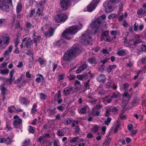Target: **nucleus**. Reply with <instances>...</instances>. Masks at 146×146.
Returning <instances> with one entry per match:
<instances>
[{
  "instance_id": "nucleus-45",
  "label": "nucleus",
  "mask_w": 146,
  "mask_h": 146,
  "mask_svg": "<svg viewBox=\"0 0 146 146\" xmlns=\"http://www.w3.org/2000/svg\"><path fill=\"white\" fill-rule=\"evenodd\" d=\"M30 143V141L29 139H25L23 143V146H27Z\"/></svg>"
},
{
  "instance_id": "nucleus-20",
  "label": "nucleus",
  "mask_w": 146,
  "mask_h": 146,
  "mask_svg": "<svg viewBox=\"0 0 146 146\" xmlns=\"http://www.w3.org/2000/svg\"><path fill=\"white\" fill-rule=\"evenodd\" d=\"M106 78L105 76L103 74L99 75L97 77V80L100 82H103L106 81Z\"/></svg>"
},
{
  "instance_id": "nucleus-24",
  "label": "nucleus",
  "mask_w": 146,
  "mask_h": 146,
  "mask_svg": "<svg viewBox=\"0 0 146 146\" xmlns=\"http://www.w3.org/2000/svg\"><path fill=\"white\" fill-rule=\"evenodd\" d=\"M141 42V40L139 38L137 39L135 41H133L132 40H129V43L130 45H132L133 44H134V45H136L138 43H140Z\"/></svg>"
},
{
  "instance_id": "nucleus-12",
  "label": "nucleus",
  "mask_w": 146,
  "mask_h": 146,
  "mask_svg": "<svg viewBox=\"0 0 146 146\" xmlns=\"http://www.w3.org/2000/svg\"><path fill=\"white\" fill-rule=\"evenodd\" d=\"M7 0H2L0 1V8L3 11H7L9 8Z\"/></svg>"
},
{
  "instance_id": "nucleus-46",
  "label": "nucleus",
  "mask_w": 146,
  "mask_h": 146,
  "mask_svg": "<svg viewBox=\"0 0 146 146\" xmlns=\"http://www.w3.org/2000/svg\"><path fill=\"white\" fill-rule=\"evenodd\" d=\"M111 141V139L109 137H108L107 138V139H106L105 141V143H104L103 145H104L106 143H107V144H106V145H108V146L109 144L110 143Z\"/></svg>"
},
{
  "instance_id": "nucleus-53",
  "label": "nucleus",
  "mask_w": 146,
  "mask_h": 146,
  "mask_svg": "<svg viewBox=\"0 0 146 146\" xmlns=\"http://www.w3.org/2000/svg\"><path fill=\"white\" fill-rule=\"evenodd\" d=\"M111 111V108L109 107L106 110V116H108L110 114V112Z\"/></svg>"
},
{
  "instance_id": "nucleus-11",
  "label": "nucleus",
  "mask_w": 146,
  "mask_h": 146,
  "mask_svg": "<svg viewBox=\"0 0 146 146\" xmlns=\"http://www.w3.org/2000/svg\"><path fill=\"white\" fill-rule=\"evenodd\" d=\"M69 51L74 57L78 56L80 53V51L78 48L75 46H73Z\"/></svg>"
},
{
  "instance_id": "nucleus-44",
  "label": "nucleus",
  "mask_w": 146,
  "mask_h": 146,
  "mask_svg": "<svg viewBox=\"0 0 146 146\" xmlns=\"http://www.w3.org/2000/svg\"><path fill=\"white\" fill-rule=\"evenodd\" d=\"M40 99L42 100H45L47 98L46 96L42 93L40 94Z\"/></svg>"
},
{
  "instance_id": "nucleus-38",
  "label": "nucleus",
  "mask_w": 146,
  "mask_h": 146,
  "mask_svg": "<svg viewBox=\"0 0 146 146\" xmlns=\"http://www.w3.org/2000/svg\"><path fill=\"white\" fill-rule=\"evenodd\" d=\"M28 131H29L32 133H34L35 131V128L29 126V127Z\"/></svg>"
},
{
  "instance_id": "nucleus-64",
  "label": "nucleus",
  "mask_w": 146,
  "mask_h": 146,
  "mask_svg": "<svg viewBox=\"0 0 146 146\" xmlns=\"http://www.w3.org/2000/svg\"><path fill=\"white\" fill-rule=\"evenodd\" d=\"M26 26L27 27L28 29H31L33 27L32 25L29 23H27Z\"/></svg>"
},
{
  "instance_id": "nucleus-7",
  "label": "nucleus",
  "mask_w": 146,
  "mask_h": 146,
  "mask_svg": "<svg viewBox=\"0 0 146 146\" xmlns=\"http://www.w3.org/2000/svg\"><path fill=\"white\" fill-rule=\"evenodd\" d=\"M100 1V0H93L87 7L88 11L91 12L93 11L96 8Z\"/></svg>"
},
{
  "instance_id": "nucleus-47",
  "label": "nucleus",
  "mask_w": 146,
  "mask_h": 146,
  "mask_svg": "<svg viewBox=\"0 0 146 146\" xmlns=\"http://www.w3.org/2000/svg\"><path fill=\"white\" fill-rule=\"evenodd\" d=\"M113 83V82H107L106 85V87L108 88L111 87Z\"/></svg>"
},
{
  "instance_id": "nucleus-2",
  "label": "nucleus",
  "mask_w": 146,
  "mask_h": 146,
  "mask_svg": "<svg viewBox=\"0 0 146 146\" xmlns=\"http://www.w3.org/2000/svg\"><path fill=\"white\" fill-rule=\"evenodd\" d=\"M92 34L90 30L85 31L80 37V41L83 44L87 45L90 42Z\"/></svg>"
},
{
  "instance_id": "nucleus-52",
  "label": "nucleus",
  "mask_w": 146,
  "mask_h": 146,
  "mask_svg": "<svg viewBox=\"0 0 146 146\" xmlns=\"http://www.w3.org/2000/svg\"><path fill=\"white\" fill-rule=\"evenodd\" d=\"M43 10L42 9H40L39 8H38L37 11L36 13L38 14L39 16L42 15V12Z\"/></svg>"
},
{
  "instance_id": "nucleus-18",
  "label": "nucleus",
  "mask_w": 146,
  "mask_h": 146,
  "mask_svg": "<svg viewBox=\"0 0 146 146\" xmlns=\"http://www.w3.org/2000/svg\"><path fill=\"white\" fill-rule=\"evenodd\" d=\"M88 106H86L83 108L78 109L79 112L80 114H85L88 111Z\"/></svg>"
},
{
  "instance_id": "nucleus-28",
  "label": "nucleus",
  "mask_w": 146,
  "mask_h": 146,
  "mask_svg": "<svg viewBox=\"0 0 146 146\" xmlns=\"http://www.w3.org/2000/svg\"><path fill=\"white\" fill-rule=\"evenodd\" d=\"M22 8V4L21 3H19L17 6L16 11L17 13H19L21 11Z\"/></svg>"
},
{
  "instance_id": "nucleus-50",
  "label": "nucleus",
  "mask_w": 146,
  "mask_h": 146,
  "mask_svg": "<svg viewBox=\"0 0 146 146\" xmlns=\"http://www.w3.org/2000/svg\"><path fill=\"white\" fill-rule=\"evenodd\" d=\"M64 44V40H58L56 42V44L58 46H60Z\"/></svg>"
},
{
  "instance_id": "nucleus-22",
  "label": "nucleus",
  "mask_w": 146,
  "mask_h": 146,
  "mask_svg": "<svg viewBox=\"0 0 146 146\" xmlns=\"http://www.w3.org/2000/svg\"><path fill=\"white\" fill-rule=\"evenodd\" d=\"M37 105L34 104H33L32 107L31 109V113L32 114L35 113L37 111V109H36Z\"/></svg>"
},
{
  "instance_id": "nucleus-13",
  "label": "nucleus",
  "mask_w": 146,
  "mask_h": 146,
  "mask_svg": "<svg viewBox=\"0 0 146 146\" xmlns=\"http://www.w3.org/2000/svg\"><path fill=\"white\" fill-rule=\"evenodd\" d=\"M102 108V106L99 105L94 107L92 110V113L94 116H98L100 113V112L98 110Z\"/></svg>"
},
{
  "instance_id": "nucleus-14",
  "label": "nucleus",
  "mask_w": 146,
  "mask_h": 146,
  "mask_svg": "<svg viewBox=\"0 0 146 146\" xmlns=\"http://www.w3.org/2000/svg\"><path fill=\"white\" fill-rule=\"evenodd\" d=\"M73 57H74L72 54L68 50L67 51L64 55L63 59L65 61H67L71 60Z\"/></svg>"
},
{
  "instance_id": "nucleus-36",
  "label": "nucleus",
  "mask_w": 146,
  "mask_h": 146,
  "mask_svg": "<svg viewBox=\"0 0 146 146\" xmlns=\"http://www.w3.org/2000/svg\"><path fill=\"white\" fill-rule=\"evenodd\" d=\"M71 139L70 140V142L72 143H75L76 142H78V137H75L74 138H71Z\"/></svg>"
},
{
  "instance_id": "nucleus-23",
  "label": "nucleus",
  "mask_w": 146,
  "mask_h": 146,
  "mask_svg": "<svg viewBox=\"0 0 146 146\" xmlns=\"http://www.w3.org/2000/svg\"><path fill=\"white\" fill-rule=\"evenodd\" d=\"M73 120L72 118H69L65 119L64 121V123L65 125H67L70 124L72 121Z\"/></svg>"
},
{
  "instance_id": "nucleus-55",
  "label": "nucleus",
  "mask_w": 146,
  "mask_h": 146,
  "mask_svg": "<svg viewBox=\"0 0 146 146\" xmlns=\"http://www.w3.org/2000/svg\"><path fill=\"white\" fill-rule=\"evenodd\" d=\"M116 16V14L114 13L110 14L108 16V18L109 19H111L115 17Z\"/></svg>"
},
{
  "instance_id": "nucleus-54",
  "label": "nucleus",
  "mask_w": 146,
  "mask_h": 146,
  "mask_svg": "<svg viewBox=\"0 0 146 146\" xmlns=\"http://www.w3.org/2000/svg\"><path fill=\"white\" fill-rule=\"evenodd\" d=\"M119 117L122 119H126V116L123 113H122L120 114Z\"/></svg>"
},
{
  "instance_id": "nucleus-59",
  "label": "nucleus",
  "mask_w": 146,
  "mask_h": 146,
  "mask_svg": "<svg viewBox=\"0 0 146 146\" xmlns=\"http://www.w3.org/2000/svg\"><path fill=\"white\" fill-rule=\"evenodd\" d=\"M111 108V111L113 113H115L117 111L116 108L115 107H110Z\"/></svg>"
},
{
  "instance_id": "nucleus-8",
  "label": "nucleus",
  "mask_w": 146,
  "mask_h": 146,
  "mask_svg": "<svg viewBox=\"0 0 146 146\" xmlns=\"http://www.w3.org/2000/svg\"><path fill=\"white\" fill-rule=\"evenodd\" d=\"M13 118L15 119L13 123L14 126L15 128H20L21 126V123L22 122V119L17 115H15Z\"/></svg>"
},
{
  "instance_id": "nucleus-17",
  "label": "nucleus",
  "mask_w": 146,
  "mask_h": 146,
  "mask_svg": "<svg viewBox=\"0 0 146 146\" xmlns=\"http://www.w3.org/2000/svg\"><path fill=\"white\" fill-rule=\"evenodd\" d=\"M88 66V65L86 64H84L79 66L76 70V72L79 74L81 72L86 69Z\"/></svg>"
},
{
  "instance_id": "nucleus-39",
  "label": "nucleus",
  "mask_w": 146,
  "mask_h": 146,
  "mask_svg": "<svg viewBox=\"0 0 146 146\" xmlns=\"http://www.w3.org/2000/svg\"><path fill=\"white\" fill-rule=\"evenodd\" d=\"M102 38L104 41L107 42H109L111 40V39L109 36H102Z\"/></svg>"
},
{
  "instance_id": "nucleus-61",
  "label": "nucleus",
  "mask_w": 146,
  "mask_h": 146,
  "mask_svg": "<svg viewBox=\"0 0 146 146\" xmlns=\"http://www.w3.org/2000/svg\"><path fill=\"white\" fill-rule=\"evenodd\" d=\"M57 135L60 136H62L64 135V133L61 131H58L57 133Z\"/></svg>"
},
{
  "instance_id": "nucleus-30",
  "label": "nucleus",
  "mask_w": 146,
  "mask_h": 146,
  "mask_svg": "<svg viewBox=\"0 0 146 146\" xmlns=\"http://www.w3.org/2000/svg\"><path fill=\"white\" fill-rule=\"evenodd\" d=\"M128 92V90H125L124 92L123 98H126L128 99H129L130 98L131 96L130 95L127 94Z\"/></svg>"
},
{
  "instance_id": "nucleus-29",
  "label": "nucleus",
  "mask_w": 146,
  "mask_h": 146,
  "mask_svg": "<svg viewBox=\"0 0 146 146\" xmlns=\"http://www.w3.org/2000/svg\"><path fill=\"white\" fill-rule=\"evenodd\" d=\"M7 63L6 62H3L0 65V71L4 69H6L5 68L7 67Z\"/></svg>"
},
{
  "instance_id": "nucleus-16",
  "label": "nucleus",
  "mask_w": 146,
  "mask_h": 146,
  "mask_svg": "<svg viewBox=\"0 0 146 146\" xmlns=\"http://www.w3.org/2000/svg\"><path fill=\"white\" fill-rule=\"evenodd\" d=\"M13 46H9L8 48V50H6L4 52L3 57L6 58V59H8L9 57V54L12 50Z\"/></svg>"
},
{
  "instance_id": "nucleus-25",
  "label": "nucleus",
  "mask_w": 146,
  "mask_h": 146,
  "mask_svg": "<svg viewBox=\"0 0 146 146\" xmlns=\"http://www.w3.org/2000/svg\"><path fill=\"white\" fill-rule=\"evenodd\" d=\"M127 51L123 50H119L117 52L118 55L123 56L127 54Z\"/></svg>"
},
{
  "instance_id": "nucleus-26",
  "label": "nucleus",
  "mask_w": 146,
  "mask_h": 146,
  "mask_svg": "<svg viewBox=\"0 0 146 146\" xmlns=\"http://www.w3.org/2000/svg\"><path fill=\"white\" fill-rule=\"evenodd\" d=\"M31 39H28L27 41L25 42V46H24V48H30L31 47Z\"/></svg>"
},
{
  "instance_id": "nucleus-58",
  "label": "nucleus",
  "mask_w": 146,
  "mask_h": 146,
  "mask_svg": "<svg viewBox=\"0 0 146 146\" xmlns=\"http://www.w3.org/2000/svg\"><path fill=\"white\" fill-rule=\"evenodd\" d=\"M17 67L18 68H21L23 67V64L22 62L20 61L19 62L18 65H17Z\"/></svg>"
},
{
  "instance_id": "nucleus-40",
  "label": "nucleus",
  "mask_w": 146,
  "mask_h": 146,
  "mask_svg": "<svg viewBox=\"0 0 146 146\" xmlns=\"http://www.w3.org/2000/svg\"><path fill=\"white\" fill-rule=\"evenodd\" d=\"M117 96L116 95L114 94V93H113V94L111 96V98L108 99L107 102L110 103L112 100V98H117Z\"/></svg>"
},
{
  "instance_id": "nucleus-5",
  "label": "nucleus",
  "mask_w": 146,
  "mask_h": 146,
  "mask_svg": "<svg viewBox=\"0 0 146 146\" xmlns=\"http://www.w3.org/2000/svg\"><path fill=\"white\" fill-rule=\"evenodd\" d=\"M44 32V35L49 37L52 36L54 34V29L47 25H44L41 29Z\"/></svg>"
},
{
  "instance_id": "nucleus-34",
  "label": "nucleus",
  "mask_w": 146,
  "mask_h": 146,
  "mask_svg": "<svg viewBox=\"0 0 146 146\" xmlns=\"http://www.w3.org/2000/svg\"><path fill=\"white\" fill-rule=\"evenodd\" d=\"M0 73L3 75H6L8 74L9 70L7 69H4L0 71Z\"/></svg>"
},
{
  "instance_id": "nucleus-51",
  "label": "nucleus",
  "mask_w": 146,
  "mask_h": 146,
  "mask_svg": "<svg viewBox=\"0 0 146 146\" xmlns=\"http://www.w3.org/2000/svg\"><path fill=\"white\" fill-rule=\"evenodd\" d=\"M71 90V88L65 89L64 91L65 94L66 95L69 94L70 93Z\"/></svg>"
},
{
  "instance_id": "nucleus-32",
  "label": "nucleus",
  "mask_w": 146,
  "mask_h": 146,
  "mask_svg": "<svg viewBox=\"0 0 146 146\" xmlns=\"http://www.w3.org/2000/svg\"><path fill=\"white\" fill-rule=\"evenodd\" d=\"M99 128V127L98 126L96 125H95L92 129L91 130L94 132L96 133L98 131Z\"/></svg>"
},
{
  "instance_id": "nucleus-33",
  "label": "nucleus",
  "mask_w": 146,
  "mask_h": 146,
  "mask_svg": "<svg viewBox=\"0 0 146 146\" xmlns=\"http://www.w3.org/2000/svg\"><path fill=\"white\" fill-rule=\"evenodd\" d=\"M88 62L89 63L91 64H95L96 62V60L94 58L92 57L89 58Z\"/></svg>"
},
{
  "instance_id": "nucleus-27",
  "label": "nucleus",
  "mask_w": 146,
  "mask_h": 146,
  "mask_svg": "<svg viewBox=\"0 0 146 146\" xmlns=\"http://www.w3.org/2000/svg\"><path fill=\"white\" fill-rule=\"evenodd\" d=\"M116 68V65L115 64L110 66L107 69L109 73L112 70H114Z\"/></svg>"
},
{
  "instance_id": "nucleus-4",
  "label": "nucleus",
  "mask_w": 146,
  "mask_h": 146,
  "mask_svg": "<svg viewBox=\"0 0 146 146\" xmlns=\"http://www.w3.org/2000/svg\"><path fill=\"white\" fill-rule=\"evenodd\" d=\"M10 38V37L7 34L0 36V48H5L9 44Z\"/></svg>"
},
{
  "instance_id": "nucleus-21",
  "label": "nucleus",
  "mask_w": 146,
  "mask_h": 146,
  "mask_svg": "<svg viewBox=\"0 0 146 146\" xmlns=\"http://www.w3.org/2000/svg\"><path fill=\"white\" fill-rule=\"evenodd\" d=\"M129 99L126 98H123L122 103L121 104V106L123 108H125L126 106L128 103Z\"/></svg>"
},
{
  "instance_id": "nucleus-31",
  "label": "nucleus",
  "mask_w": 146,
  "mask_h": 146,
  "mask_svg": "<svg viewBox=\"0 0 146 146\" xmlns=\"http://www.w3.org/2000/svg\"><path fill=\"white\" fill-rule=\"evenodd\" d=\"M145 11L142 9L138 10L137 12V14L139 15H144L145 14Z\"/></svg>"
},
{
  "instance_id": "nucleus-15",
  "label": "nucleus",
  "mask_w": 146,
  "mask_h": 146,
  "mask_svg": "<svg viewBox=\"0 0 146 146\" xmlns=\"http://www.w3.org/2000/svg\"><path fill=\"white\" fill-rule=\"evenodd\" d=\"M15 70L13 69L11 70L9 73L10 78L7 80V82L9 84H11L13 81L15 80V78L13 77Z\"/></svg>"
},
{
  "instance_id": "nucleus-63",
  "label": "nucleus",
  "mask_w": 146,
  "mask_h": 146,
  "mask_svg": "<svg viewBox=\"0 0 146 146\" xmlns=\"http://www.w3.org/2000/svg\"><path fill=\"white\" fill-rule=\"evenodd\" d=\"M38 61L40 63V64L41 65L43 64L45 62V61L44 60L40 58L38 60Z\"/></svg>"
},
{
  "instance_id": "nucleus-49",
  "label": "nucleus",
  "mask_w": 146,
  "mask_h": 146,
  "mask_svg": "<svg viewBox=\"0 0 146 146\" xmlns=\"http://www.w3.org/2000/svg\"><path fill=\"white\" fill-rule=\"evenodd\" d=\"M16 109L15 107H11L8 108V111L10 112H13L16 111Z\"/></svg>"
},
{
  "instance_id": "nucleus-37",
  "label": "nucleus",
  "mask_w": 146,
  "mask_h": 146,
  "mask_svg": "<svg viewBox=\"0 0 146 146\" xmlns=\"http://www.w3.org/2000/svg\"><path fill=\"white\" fill-rule=\"evenodd\" d=\"M40 36H38L36 38L34 39V41L36 43V46H37V43L40 42Z\"/></svg>"
},
{
  "instance_id": "nucleus-57",
  "label": "nucleus",
  "mask_w": 146,
  "mask_h": 146,
  "mask_svg": "<svg viewBox=\"0 0 146 146\" xmlns=\"http://www.w3.org/2000/svg\"><path fill=\"white\" fill-rule=\"evenodd\" d=\"M141 49L143 51L146 52V44H142L141 46Z\"/></svg>"
},
{
  "instance_id": "nucleus-10",
  "label": "nucleus",
  "mask_w": 146,
  "mask_h": 146,
  "mask_svg": "<svg viewBox=\"0 0 146 146\" xmlns=\"http://www.w3.org/2000/svg\"><path fill=\"white\" fill-rule=\"evenodd\" d=\"M102 25L101 21L99 19H97L96 20L92 21L90 25V26L91 28H99Z\"/></svg>"
},
{
  "instance_id": "nucleus-3",
  "label": "nucleus",
  "mask_w": 146,
  "mask_h": 146,
  "mask_svg": "<svg viewBox=\"0 0 146 146\" xmlns=\"http://www.w3.org/2000/svg\"><path fill=\"white\" fill-rule=\"evenodd\" d=\"M121 0H109L105 2L103 4V7L105 8L106 12L107 13H110L114 10L111 4H117Z\"/></svg>"
},
{
  "instance_id": "nucleus-19",
  "label": "nucleus",
  "mask_w": 146,
  "mask_h": 146,
  "mask_svg": "<svg viewBox=\"0 0 146 146\" xmlns=\"http://www.w3.org/2000/svg\"><path fill=\"white\" fill-rule=\"evenodd\" d=\"M19 101L22 104L27 105L29 104V101L28 100L27 98L23 97H20Z\"/></svg>"
},
{
  "instance_id": "nucleus-60",
  "label": "nucleus",
  "mask_w": 146,
  "mask_h": 146,
  "mask_svg": "<svg viewBox=\"0 0 146 146\" xmlns=\"http://www.w3.org/2000/svg\"><path fill=\"white\" fill-rule=\"evenodd\" d=\"M133 128V125L131 124H128L127 126V129L130 131H131Z\"/></svg>"
},
{
  "instance_id": "nucleus-6",
  "label": "nucleus",
  "mask_w": 146,
  "mask_h": 146,
  "mask_svg": "<svg viewBox=\"0 0 146 146\" xmlns=\"http://www.w3.org/2000/svg\"><path fill=\"white\" fill-rule=\"evenodd\" d=\"M70 4V0H60V7L64 10L68 9Z\"/></svg>"
},
{
  "instance_id": "nucleus-41",
  "label": "nucleus",
  "mask_w": 146,
  "mask_h": 146,
  "mask_svg": "<svg viewBox=\"0 0 146 146\" xmlns=\"http://www.w3.org/2000/svg\"><path fill=\"white\" fill-rule=\"evenodd\" d=\"M138 26L139 25L136 22H135L133 26V29L134 31H137L138 30Z\"/></svg>"
},
{
  "instance_id": "nucleus-9",
  "label": "nucleus",
  "mask_w": 146,
  "mask_h": 146,
  "mask_svg": "<svg viewBox=\"0 0 146 146\" xmlns=\"http://www.w3.org/2000/svg\"><path fill=\"white\" fill-rule=\"evenodd\" d=\"M68 16L64 13H61L56 16L55 19L56 22H59L65 21L67 18Z\"/></svg>"
},
{
  "instance_id": "nucleus-1",
  "label": "nucleus",
  "mask_w": 146,
  "mask_h": 146,
  "mask_svg": "<svg viewBox=\"0 0 146 146\" xmlns=\"http://www.w3.org/2000/svg\"><path fill=\"white\" fill-rule=\"evenodd\" d=\"M76 26H73L70 27L62 33V37L67 40H70L71 38L69 36L70 35L76 33L82 28V24L79 23Z\"/></svg>"
},
{
  "instance_id": "nucleus-62",
  "label": "nucleus",
  "mask_w": 146,
  "mask_h": 146,
  "mask_svg": "<svg viewBox=\"0 0 146 146\" xmlns=\"http://www.w3.org/2000/svg\"><path fill=\"white\" fill-rule=\"evenodd\" d=\"M76 77L77 79L80 80H81L83 79H84L83 74L82 75H77Z\"/></svg>"
},
{
  "instance_id": "nucleus-48",
  "label": "nucleus",
  "mask_w": 146,
  "mask_h": 146,
  "mask_svg": "<svg viewBox=\"0 0 146 146\" xmlns=\"http://www.w3.org/2000/svg\"><path fill=\"white\" fill-rule=\"evenodd\" d=\"M53 146H61V145L59 141L55 140L54 141Z\"/></svg>"
},
{
  "instance_id": "nucleus-43",
  "label": "nucleus",
  "mask_w": 146,
  "mask_h": 146,
  "mask_svg": "<svg viewBox=\"0 0 146 146\" xmlns=\"http://www.w3.org/2000/svg\"><path fill=\"white\" fill-rule=\"evenodd\" d=\"M0 89L2 91V93L4 94L6 92V90L3 85H1L0 86Z\"/></svg>"
},
{
  "instance_id": "nucleus-42",
  "label": "nucleus",
  "mask_w": 146,
  "mask_h": 146,
  "mask_svg": "<svg viewBox=\"0 0 146 146\" xmlns=\"http://www.w3.org/2000/svg\"><path fill=\"white\" fill-rule=\"evenodd\" d=\"M127 13H125L124 15H122L119 18V21H121L124 19V18L127 17Z\"/></svg>"
},
{
  "instance_id": "nucleus-56",
  "label": "nucleus",
  "mask_w": 146,
  "mask_h": 146,
  "mask_svg": "<svg viewBox=\"0 0 146 146\" xmlns=\"http://www.w3.org/2000/svg\"><path fill=\"white\" fill-rule=\"evenodd\" d=\"M111 118L109 117H108L106 120L105 121L106 125H108L111 120Z\"/></svg>"
},
{
  "instance_id": "nucleus-35",
  "label": "nucleus",
  "mask_w": 146,
  "mask_h": 146,
  "mask_svg": "<svg viewBox=\"0 0 146 146\" xmlns=\"http://www.w3.org/2000/svg\"><path fill=\"white\" fill-rule=\"evenodd\" d=\"M89 75H90V78H92V77H93V76L90 73V72H88L87 74H83L84 79H88V76Z\"/></svg>"
}]
</instances>
